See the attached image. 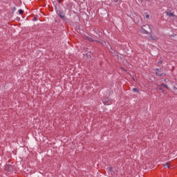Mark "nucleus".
<instances>
[{"mask_svg": "<svg viewBox=\"0 0 177 177\" xmlns=\"http://www.w3.org/2000/svg\"><path fill=\"white\" fill-rule=\"evenodd\" d=\"M140 32H142V34H147V30H146V29H144L143 27H141L140 28Z\"/></svg>", "mask_w": 177, "mask_h": 177, "instance_id": "f257e3e1", "label": "nucleus"}, {"mask_svg": "<svg viewBox=\"0 0 177 177\" xmlns=\"http://www.w3.org/2000/svg\"><path fill=\"white\" fill-rule=\"evenodd\" d=\"M156 75H158V77L162 75V73H161V71H160V69H156Z\"/></svg>", "mask_w": 177, "mask_h": 177, "instance_id": "f03ea898", "label": "nucleus"}, {"mask_svg": "<svg viewBox=\"0 0 177 177\" xmlns=\"http://www.w3.org/2000/svg\"><path fill=\"white\" fill-rule=\"evenodd\" d=\"M109 172H111V171H113V167H109Z\"/></svg>", "mask_w": 177, "mask_h": 177, "instance_id": "9d476101", "label": "nucleus"}, {"mask_svg": "<svg viewBox=\"0 0 177 177\" xmlns=\"http://www.w3.org/2000/svg\"><path fill=\"white\" fill-rule=\"evenodd\" d=\"M133 92H137L138 93H139V90H138V88H133Z\"/></svg>", "mask_w": 177, "mask_h": 177, "instance_id": "20e7f679", "label": "nucleus"}, {"mask_svg": "<svg viewBox=\"0 0 177 177\" xmlns=\"http://www.w3.org/2000/svg\"><path fill=\"white\" fill-rule=\"evenodd\" d=\"M165 167L166 168H169V163H166V164L165 165Z\"/></svg>", "mask_w": 177, "mask_h": 177, "instance_id": "0eeeda50", "label": "nucleus"}, {"mask_svg": "<svg viewBox=\"0 0 177 177\" xmlns=\"http://www.w3.org/2000/svg\"><path fill=\"white\" fill-rule=\"evenodd\" d=\"M19 15H23V10H19Z\"/></svg>", "mask_w": 177, "mask_h": 177, "instance_id": "6e6552de", "label": "nucleus"}, {"mask_svg": "<svg viewBox=\"0 0 177 177\" xmlns=\"http://www.w3.org/2000/svg\"><path fill=\"white\" fill-rule=\"evenodd\" d=\"M103 103H104V104H106V105L110 104V103H109V102H106V101H104V100H103Z\"/></svg>", "mask_w": 177, "mask_h": 177, "instance_id": "1a4fd4ad", "label": "nucleus"}, {"mask_svg": "<svg viewBox=\"0 0 177 177\" xmlns=\"http://www.w3.org/2000/svg\"><path fill=\"white\" fill-rule=\"evenodd\" d=\"M145 17H146V19H149L150 15L148 13H145Z\"/></svg>", "mask_w": 177, "mask_h": 177, "instance_id": "39448f33", "label": "nucleus"}, {"mask_svg": "<svg viewBox=\"0 0 177 177\" xmlns=\"http://www.w3.org/2000/svg\"><path fill=\"white\" fill-rule=\"evenodd\" d=\"M89 41H93V39H89Z\"/></svg>", "mask_w": 177, "mask_h": 177, "instance_id": "9b49d317", "label": "nucleus"}, {"mask_svg": "<svg viewBox=\"0 0 177 177\" xmlns=\"http://www.w3.org/2000/svg\"><path fill=\"white\" fill-rule=\"evenodd\" d=\"M59 17H61V19H64V15L59 13Z\"/></svg>", "mask_w": 177, "mask_h": 177, "instance_id": "423d86ee", "label": "nucleus"}, {"mask_svg": "<svg viewBox=\"0 0 177 177\" xmlns=\"http://www.w3.org/2000/svg\"><path fill=\"white\" fill-rule=\"evenodd\" d=\"M162 88H167V89H168V86H167V85H165L164 84H161V86L159 87V89L160 91H162Z\"/></svg>", "mask_w": 177, "mask_h": 177, "instance_id": "7ed1b4c3", "label": "nucleus"}]
</instances>
